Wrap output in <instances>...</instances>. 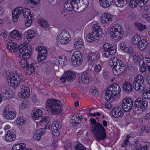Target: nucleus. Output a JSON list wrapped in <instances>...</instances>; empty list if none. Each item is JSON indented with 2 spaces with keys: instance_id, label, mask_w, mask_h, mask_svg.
<instances>
[{
  "instance_id": "09e8293b",
  "label": "nucleus",
  "mask_w": 150,
  "mask_h": 150,
  "mask_svg": "<svg viewBox=\"0 0 150 150\" xmlns=\"http://www.w3.org/2000/svg\"><path fill=\"white\" fill-rule=\"evenodd\" d=\"M142 59V56L141 55H138L137 54L134 55L133 57V61L135 62H137L139 61Z\"/></svg>"
},
{
  "instance_id": "f8f14e48",
  "label": "nucleus",
  "mask_w": 150,
  "mask_h": 150,
  "mask_svg": "<svg viewBox=\"0 0 150 150\" xmlns=\"http://www.w3.org/2000/svg\"><path fill=\"white\" fill-rule=\"evenodd\" d=\"M70 35L66 30L62 31L59 36L57 41L58 43L62 45L67 44L71 40Z\"/></svg>"
},
{
  "instance_id": "e2e57ef3",
  "label": "nucleus",
  "mask_w": 150,
  "mask_h": 150,
  "mask_svg": "<svg viewBox=\"0 0 150 150\" xmlns=\"http://www.w3.org/2000/svg\"><path fill=\"white\" fill-rule=\"evenodd\" d=\"M148 66H142L140 67V71L142 72H145L147 68H148Z\"/></svg>"
},
{
  "instance_id": "5fc2aeb1",
  "label": "nucleus",
  "mask_w": 150,
  "mask_h": 150,
  "mask_svg": "<svg viewBox=\"0 0 150 150\" xmlns=\"http://www.w3.org/2000/svg\"><path fill=\"white\" fill-rule=\"evenodd\" d=\"M137 4H138V3H137V1L136 0H131L129 3V5L132 8H134Z\"/></svg>"
},
{
  "instance_id": "ddd939ff",
  "label": "nucleus",
  "mask_w": 150,
  "mask_h": 150,
  "mask_svg": "<svg viewBox=\"0 0 150 150\" xmlns=\"http://www.w3.org/2000/svg\"><path fill=\"white\" fill-rule=\"evenodd\" d=\"M82 54L80 51L75 52L72 56L71 60L72 64L74 66H77L80 65L83 60Z\"/></svg>"
},
{
  "instance_id": "2f4dec72",
  "label": "nucleus",
  "mask_w": 150,
  "mask_h": 150,
  "mask_svg": "<svg viewBox=\"0 0 150 150\" xmlns=\"http://www.w3.org/2000/svg\"><path fill=\"white\" fill-rule=\"evenodd\" d=\"M26 146V144L24 143L16 144L13 147L11 150H24Z\"/></svg>"
},
{
  "instance_id": "39448f33",
  "label": "nucleus",
  "mask_w": 150,
  "mask_h": 150,
  "mask_svg": "<svg viewBox=\"0 0 150 150\" xmlns=\"http://www.w3.org/2000/svg\"><path fill=\"white\" fill-rule=\"evenodd\" d=\"M120 91V86L117 83H114L112 85L110 86L106 90L105 100L107 101H109L111 99L119 97Z\"/></svg>"
},
{
  "instance_id": "5701e85b",
  "label": "nucleus",
  "mask_w": 150,
  "mask_h": 150,
  "mask_svg": "<svg viewBox=\"0 0 150 150\" xmlns=\"http://www.w3.org/2000/svg\"><path fill=\"white\" fill-rule=\"evenodd\" d=\"M3 114L5 118L11 120L14 119L16 116V113L11 111H7V110L4 109L3 110Z\"/></svg>"
},
{
  "instance_id": "79ce46f5",
  "label": "nucleus",
  "mask_w": 150,
  "mask_h": 150,
  "mask_svg": "<svg viewBox=\"0 0 150 150\" xmlns=\"http://www.w3.org/2000/svg\"><path fill=\"white\" fill-rule=\"evenodd\" d=\"M29 64V62L28 60L25 59H21L20 60L19 63V65H21L22 67H23V69L25 67H26Z\"/></svg>"
},
{
  "instance_id": "7c9ffc66",
  "label": "nucleus",
  "mask_w": 150,
  "mask_h": 150,
  "mask_svg": "<svg viewBox=\"0 0 150 150\" xmlns=\"http://www.w3.org/2000/svg\"><path fill=\"white\" fill-rule=\"evenodd\" d=\"M10 36L11 37L15 38L17 40L20 39L22 37L20 33L17 30L12 31L11 32Z\"/></svg>"
},
{
  "instance_id": "9b49d317",
  "label": "nucleus",
  "mask_w": 150,
  "mask_h": 150,
  "mask_svg": "<svg viewBox=\"0 0 150 150\" xmlns=\"http://www.w3.org/2000/svg\"><path fill=\"white\" fill-rule=\"evenodd\" d=\"M148 103L146 101L140 98H138L135 100L134 102L133 108L137 110L143 111L147 108Z\"/></svg>"
},
{
  "instance_id": "cd10ccee",
  "label": "nucleus",
  "mask_w": 150,
  "mask_h": 150,
  "mask_svg": "<svg viewBox=\"0 0 150 150\" xmlns=\"http://www.w3.org/2000/svg\"><path fill=\"white\" fill-rule=\"evenodd\" d=\"M25 35L27 37L25 39H27L30 42L35 36L36 34L33 30H29L25 33Z\"/></svg>"
},
{
  "instance_id": "20e7f679",
  "label": "nucleus",
  "mask_w": 150,
  "mask_h": 150,
  "mask_svg": "<svg viewBox=\"0 0 150 150\" xmlns=\"http://www.w3.org/2000/svg\"><path fill=\"white\" fill-rule=\"evenodd\" d=\"M109 65L111 67H113V72L116 76H121L126 69L124 62L116 57L111 58Z\"/></svg>"
},
{
  "instance_id": "864d4df0",
  "label": "nucleus",
  "mask_w": 150,
  "mask_h": 150,
  "mask_svg": "<svg viewBox=\"0 0 150 150\" xmlns=\"http://www.w3.org/2000/svg\"><path fill=\"white\" fill-rule=\"evenodd\" d=\"M102 69L101 66L99 64H96L94 67V70L96 72H100Z\"/></svg>"
},
{
  "instance_id": "a19ab883",
  "label": "nucleus",
  "mask_w": 150,
  "mask_h": 150,
  "mask_svg": "<svg viewBox=\"0 0 150 150\" xmlns=\"http://www.w3.org/2000/svg\"><path fill=\"white\" fill-rule=\"evenodd\" d=\"M120 49L123 50L124 52H127L129 51V48L127 47L124 42H121L119 45Z\"/></svg>"
},
{
  "instance_id": "4d7b16f0",
  "label": "nucleus",
  "mask_w": 150,
  "mask_h": 150,
  "mask_svg": "<svg viewBox=\"0 0 150 150\" xmlns=\"http://www.w3.org/2000/svg\"><path fill=\"white\" fill-rule=\"evenodd\" d=\"M59 130L57 129H52L53 134L55 136H59L60 134Z\"/></svg>"
},
{
  "instance_id": "de8ad7c7",
  "label": "nucleus",
  "mask_w": 150,
  "mask_h": 150,
  "mask_svg": "<svg viewBox=\"0 0 150 150\" xmlns=\"http://www.w3.org/2000/svg\"><path fill=\"white\" fill-rule=\"evenodd\" d=\"M25 121L24 120L23 117H18L16 120V122L18 125H23L25 122Z\"/></svg>"
},
{
  "instance_id": "6e6552de",
  "label": "nucleus",
  "mask_w": 150,
  "mask_h": 150,
  "mask_svg": "<svg viewBox=\"0 0 150 150\" xmlns=\"http://www.w3.org/2000/svg\"><path fill=\"white\" fill-rule=\"evenodd\" d=\"M23 12V14L24 17L29 19L30 18L31 14L30 11L28 8H25L23 9L22 8L18 7L15 8L12 11V17L13 21L16 22L18 21L19 15Z\"/></svg>"
},
{
  "instance_id": "c9c22d12",
  "label": "nucleus",
  "mask_w": 150,
  "mask_h": 150,
  "mask_svg": "<svg viewBox=\"0 0 150 150\" xmlns=\"http://www.w3.org/2000/svg\"><path fill=\"white\" fill-rule=\"evenodd\" d=\"M115 4L119 7L125 6L127 3L126 0H113Z\"/></svg>"
},
{
  "instance_id": "f3484780",
  "label": "nucleus",
  "mask_w": 150,
  "mask_h": 150,
  "mask_svg": "<svg viewBox=\"0 0 150 150\" xmlns=\"http://www.w3.org/2000/svg\"><path fill=\"white\" fill-rule=\"evenodd\" d=\"M103 49L108 50L112 56L114 55L116 52V46L115 44H110L106 43L104 45Z\"/></svg>"
},
{
  "instance_id": "2eb2a0df",
  "label": "nucleus",
  "mask_w": 150,
  "mask_h": 150,
  "mask_svg": "<svg viewBox=\"0 0 150 150\" xmlns=\"http://www.w3.org/2000/svg\"><path fill=\"white\" fill-rule=\"evenodd\" d=\"M122 108L124 110L128 112L130 111L133 105V101L129 98H125L122 100Z\"/></svg>"
},
{
  "instance_id": "f704fd0d",
  "label": "nucleus",
  "mask_w": 150,
  "mask_h": 150,
  "mask_svg": "<svg viewBox=\"0 0 150 150\" xmlns=\"http://www.w3.org/2000/svg\"><path fill=\"white\" fill-rule=\"evenodd\" d=\"M135 28L139 31H142L144 29L146 28V25H143L141 23H135Z\"/></svg>"
},
{
  "instance_id": "680f3d73",
  "label": "nucleus",
  "mask_w": 150,
  "mask_h": 150,
  "mask_svg": "<svg viewBox=\"0 0 150 150\" xmlns=\"http://www.w3.org/2000/svg\"><path fill=\"white\" fill-rule=\"evenodd\" d=\"M53 61L54 62L53 63L56 65H58L59 64L58 63V57H55L53 58Z\"/></svg>"
},
{
  "instance_id": "4be33fe9",
  "label": "nucleus",
  "mask_w": 150,
  "mask_h": 150,
  "mask_svg": "<svg viewBox=\"0 0 150 150\" xmlns=\"http://www.w3.org/2000/svg\"><path fill=\"white\" fill-rule=\"evenodd\" d=\"M81 79L82 81L84 84L88 83L92 80V78L90 74L88 73L86 71H85L82 74Z\"/></svg>"
},
{
  "instance_id": "58836bf2",
  "label": "nucleus",
  "mask_w": 150,
  "mask_h": 150,
  "mask_svg": "<svg viewBox=\"0 0 150 150\" xmlns=\"http://www.w3.org/2000/svg\"><path fill=\"white\" fill-rule=\"evenodd\" d=\"M141 40V37L140 35H136L132 38V42L134 45H137L138 43H139Z\"/></svg>"
},
{
  "instance_id": "8fccbe9b",
  "label": "nucleus",
  "mask_w": 150,
  "mask_h": 150,
  "mask_svg": "<svg viewBox=\"0 0 150 150\" xmlns=\"http://www.w3.org/2000/svg\"><path fill=\"white\" fill-rule=\"evenodd\" d=\"M52 5H54L60 4L62 0H48Z\"/></svg>"
},
{
  "instance_id": "6ab92c4d",
  "label": "nucleus",
  "mask_w": 150,
  "mask_h": 150,
  "mask_svg": "<svg viewBox=\"0 0 150 150\" xmlns=\"http://www.w3.org/2000/svg\"><path fill=\"white\" fill-rule=\"evenodd\" d=\"M123 89L126 93H129L132 92L133 88L132 84L129 81H125L123 83Z\"/></svg>"
},
{
  "instance_id": "473e14b6",
  "label": "nucleus",
  "mask_w": 150,
  "mask_h": 150,
  "mask_svg": "<svg viewBox=\"0 0 150 150\" xmlns=\"http://www.w3.org/2000/svg\"><path fill=\"white\" fill-rule=\"evenodd\" d=\"M42 115V111L39 109H37L35 112H34L33 114V117L34 119L35 120L39 119L41 117Z\"/></svg>"
},
{
  "instance_id": "412c9836",
  "label": "nucleus",
  "mask_w": 150,
  "mask_h": 150,
  "mask_svg": "<svg viewBox=\"0 0 150 150\" xmlns=\"http://www.w3.org/2000/svg\"><path fill=\"white\" fill-rule=\"evenodd\" d=\"M45 129H40L36 130L34 133L33 139L36 141H38L40 139L41 137L45 134Z\"/></svg>"
},
{
  "instance_id": "774afa93",
  "label": "nucleus",
  "mask_w": 150,
  "mask_h": 150,
  "mask_svg": "<svg viewBox=\"0 0 150 150\" xmlns=\"http://www.w3.org/2000/svg\"><path fill=\"white\" fill-rule=\"evenodd\" d=\"M28 106V105L26 104V103H21L20 108L22 109H25V108H27Z\"/></svg>"
},
{
  "instance_id": "bf43d9fd",
  "label": "nucleus",
  "mask_w": 150,
  "mask_h": 150,
  "mask_svg": "<svg viewBox=\"0 0 150 150\" xmlns=\"http://www.w3.org/2000/svg\"><path fill=\"white\" fill-rule=\"evenodd\" d=\"M143 147L140 144H138L135 146L133 150H141Z\"/></svg>"
},
{
  "instance_id": "37998d69",
  "label": "nucleus",
  "mask_w": 150,
  "mask_h": 150,
  "mask_svg": "<svg viewBox=\"0 0 150 150\" xmlns=\"http://www.w3.org/2000/svg\"><path fill=\"white\" fill-rule=\"evenodd\" d=\"M2 95L4 100L8 99L10 96L9 91L8 90L4 89L2 90Z\"/></svg>"
},
{
  "instance_id": "c756f323",
  "label": "nucleus",
  "mask_w": 150,
  "mask_h": 150,
  "mask_svg": "<svg viewBox=\"0 0 150 150\" xmlns=\"http://www.w3.org/2000/svg\"><path fill=\"white\" fill-rule=\"evenodd\" d=\"M24 71H25L27 73L30 74L32 73H33L35 72V67L32 64H29L26 67L24 68Z\"/></svg>"
},
{
  "instance_id": "f257e3e1",
  "label": "nucleus",
  "mask_w": 150,
  "mask_h": 150,
  "mask_svg": "<svg viewBox=\"0 0 150 150\" xmlns=\"http://www.w3.org/2000/svg\"><path fill=\"white\" fill-rule=\"evenodd\" d=\"M16 45L13 41L9 40L7 44V49L12 52H15L18 50V54L20 57L26 59L30 57V55L32 51L31 45L29 44H26L23 46H20Z\"/></svg>"
},
{
  "instance_id": "052dcab7",
  "label": "nucleus",
  "mask_w": 150,
  "mask_h": 150,
  "mask_svg": "<svg viewBox=\"0 0 150 150\" xmlns=\"http://www.w3.org/2000/svg\"><path fill=\"white\" fill-rule=\"evenodd\" d=\"M2 36H3V37L4 38H6L7 36L6 33L3 30H1L0 31V37Z\"/></svg>"
},
{
  "instance_id": "ea45409f",
  "label": "nucleus",
  "mask_w": 150,
  "mask_h": 150,
  "mask_svg": "<svg viewBox=\"0 0 150 150\" xmlns=\"http://www.w3.org/2000/svg\"><path fill=\"white\" fill-rule=\"evenodd\" d=\"M58 63L61 65H66L67 64V59L66 57L62 56L58 57Z\"/></svg>"
},
{
  "instance_id": "393cba45",
  "label": "nucleus",
  "mask_w": 150,
  "mask_h": 150,
  "mask_svg": "<svg viewBox=\"0 0 150 150\" xmlns=\"http://www.w3.org/2000/svg\"><path fill=\"white\" fill-rule=\"evenodd\" d=\"M47 50L45 48V49H42L41 51L39 52L37 59L39 62H41L45 60L47 57Z\"/></svg>"
},
{
  "instance_id": "423d86ee",
  "label": "nucleus",
  "mask_w": 150,
  "mask_h": 150,
  "mask_svg": "<svg viewBox=\"0 0 150 150\" xmlns=\"http://www.w3.org/2000/svg\"><path fill=\"white\" fill-rule=\"evenodd\" d=\"M110 34L111 38L115 40H119L123 37L124 32L121 26L119 24H115L111 27Z\"/></svg>"
},
{
  "instance_id": "b1692460",
  "label": "nucleus",
  "mask_w": 150,
  "mask_h": 150,
  "mask_svg": "<svg viewBox=\"0 0 150 150\" xmlns=\"http://www.w3.org/2000/svg\"><path fill=\"white\" fill-rule=\"evenodd\" d=\"M111 113L112 116L115 118H117L123 115V113H122L121 108L118 107L114 108L112 111Z\"/></svg>"
},
{
  "instance_id": "13d9d810",
  "label": "nucleus",
  "mask_w": 150,
  "mask_h": 150,
  "mask_svg": "<svg viewBox=\"0 0 150 150\" xmlns=\"http://www.w3.org/2000/svg\"><path fill=\"white\" fill-rule=\"evenodd\" d=\"M149 15V13L148 12L145 13H144L143 16H144V18H145L147 21L150 22V16Z\"/></svg>"
},
{
  "instance_id": "338daca9",
  "label": "nucleus",
  "mask_w": 150,
  "mask_h": 150,
  "mask_svg": "<svg viewBox=\"0 0 150 150\" xmlns=\"http://www.w3.org/2000/svg\"><path fill=\"white\" fill-rule=\"evenodd\" d=\"M60 12L61 15L63 17L65 16L67 14V11L64 9L62 10Z\"/></svg>"
},
{
  "instance_id": "f03ea898",
  "label": "nucleus",
  "mask_w": 150,
  "mask_h": 150,
  "mask_svg": "<svg viewBox=\"0 0 150 150\" xmlns=\"http://www.w3.org/2000/svg\"><path fill=\"white\" fill-rule=\"evenodd\" d=\"M62 105L59 100L50 98L47 99L46 102V107L47 110L50 111L52 114L57 115L62 111Z\"/></svg>"
},
{
  "instance_id": "c85d7f7f",
  "label": "nucleus",
  "mask_w": 150,
  "mask_h": 150,
  "mask_svg": "<svg viewBox=\"0 0 150 150\" xmlns=\"http://www.w3.org/2000/svg\"><path fill=\"white\" fill-rule=\"evenodd\" d=\"M147 45L146 41L144 39H142L137 45V48L140 50L142 51L144 50Z\"/></svg>"
},
{
  "instance_id": "a18cd8bd",
  "label": "nucleus",
  "mask_w": 150,
  "mask_h": 150,
  "mask_svg": "<svg viewBox=\"0 0 150 150\" xmlns=\"http://www.w3.org/2000/svg\"><path fill=\"white\" fill-rule=\"evenodd\" d=\"M91 93L92 95L93 96H96L98 95L99 93L96 89V88L93 86H92L91 88Z\"/></svg>"
},
{
  "instance_id": "0eeeda50",
  "label": "nucleus",
  "mask_w": 150,
  "mask_h": 150,
  "mask_svg": "<svg viewBox=\"0 0 150 150\" xmlns=\"http://www.w3.org/2000/svg\"><path fill=\"white\" fill-rule=\"evenodd\" d=\"M93 30L91 33H89L86 37V39L88 42H92L95 39V37L99 38L101 37L103 34L102 29L97 24H93L92 25Z\"/></svg>"
},
{
  "instance_id": "bb28decb",
  "label": "nucleus",
  "mask_w": 150,
  "mask_h": 150,
  "mask_svg": "<svg viewBox=\"0 0 150 150\" xmlns=\"http://www.w3.org/2000/svg\"><path fill=\"white\" fill-rule=\"evenodd\" d=\"M101 6L105 8L110 6L112 4L113 0H99Z\"/></svg>"
},
{
  "instance_id": "0e129e2a",
  "label": "nucleus",
  "mask_w": 150,
  "mask_h": 150,
  "mask_svg": "<svg viewBox=\"0 0 150 150\" xmlns=\"http://www.w3.org/2000/svg\"><path fill=\"white\" fill-rule=\"evenodd\" d=\"M129 141H127V139H125L124 140V142L121 144V147H125L128 144Z\"/></svg>"
},
{
  "instance_id": "6e6d98bb",
  "label": "nucleus",
  "mask_w": 150,
  "mask_h": 150,
  "mask_svg": "<svg viewBox=\"0 0 150 150\" xmlns=\"http://www.w3.org/2000/svg\"><path fill=\"white\" fill-rule=\"evenodd\" d=\"M28 19V20H27V21L25 23V26L28 27L30 26L32 23V20L33 19L32 15H30V18Z\"/></svg>"
},
{
  "instance_id": "72a5a7b5",
  "label": "nucleus",
  "mask_w": 150,
  "mask_h": 150,
  "mask_svg": "<svg viewBox=\"0 0 150 150\" xmlns=\"http://www.w3.org/2000/svg\"><path fill=\"white\" fill-rule=\"evenodd\" d=\"M62 123L61 122L58 121H55L51 125V129H59L62 127Z\"/></svg>"
},
{
  "instance_id": "7ed1b4c3",
  "label": "nucleus",
  "mask_w": 150,
  "mask_h": 150,
  "mask_svg": "<svg viewBox=\"0 0 150 150\" xmlns=\"http://www.w3.org/2000/svg\"><path fill=\"white\" fill-rule=\"evenodd\" d=\"M92 124L94 125L93 129L91 131L94 133L95 139L98 142L103 140L106 137L105 130L102 124L99 122H96L94 118L91 120Z\"/></svg>"
},
{
  "instance_id": "9d476101",
  "label": "nucleus",
  "mask_w": 150,
  "mask_h": 150,
  "mask_svg": "<svg viewBox=\"0 0 150 150\" xmlns=\"http://www.w3.org/2000/svg\"><path fill=\"white\" fill-rule=\"evenodd\" d=\"M23 76L20 74H15L13 75L8 76L7 79L10 81V85L12 87H16L23 81Z\"/></svg>"
},
{
  "instance_id": "a211bd4d",
  "label": "nucleus",
  "mask_w": 150,
  "mask_h": 150,
  "mask_svg": "<svg viewBox=\"0 0 150 150\" xmlns=\"http://www.w3.org/2000/svg\"><path fill=\"white\" fill-rule=\"evenodd\" d=\"M5 139L8 142H11L16 138L15 131L13 129L8 130L5 135Z\"/></svg>"
},
{
  "instance_id": "e433bc0d",
  "label": "nucleus",
  "mask_w": 150,
  "mask_h": 150,
  "mask_svg": "<svg viewBox=\"0 0 150 150\" xmlns=\"http://www.w3.org/2000/svg\"><path fill=\"white\" fill-rule=\"evenodd\" d=\"M70 122L74 126H76L80 122L79 119L78 118L77 115H76V117L73 116Z\"/></svg>"
},
{
  "instance_id": "aec40b11",
  "label": "nucleus",
  "mask_w": 150,
  "mask_h": 150,
  "mask_svg": "<svg viewBox=\"0 0 150 150\" xmlns=\"http://www.w3.org/2000/svg\"><path fill=\"white\" fill-rule=\"evenodd\" d=\"M113 19V17L111 14L108 13L102 14L101 17V21L102 23H107L111 21Z\"/></svg>"
},
{
  "instance_id": "69168bd1",
  "label": "nucleus",
  "mask_w": 150,
  "mask_h": 150,
  "mask_svg": "<svg viewBox=\"0 0 150 150\" xmlns=\"http://www.w3.org/2000/svg\"><path fill=\"white\" fill-rule=\"evenodd\" d=\"M27 1L29 4L31 3L36 6L38 4V2L35 0H27Z\"/></svg>"
},
{
  "instance_id": "3c124183",
  "label": "nucleus",
  "mask_w": 150,
  "mask_h": 150,
  "mask_svg": "<svg viewBox=\"0 0 150 150\" xmlns=\"http://www.w3.org/2000/svg\"><path fill=\"white\" fill-rule=\"evenodd\" d=\"M72 7L74 8V9H78L79 8L78 4H79V2L78 1L76 2V1H75V0H73L72 1Z\"/></svg>"
},
{
  "instance_id": "49530a36",
  "label": "nucleus",
  "mask_w": 150,
  "mask_h": 150,
  "mask_svg": "<svg viewBox=\"0 0 150 150\" xmlns=\"http://www.w3.org/2000/svg\"><path fill=\"white\" fill-rule=\"evenodd\" d=\"M142 91H143V95L144 96H146L145 97L146 98H150V87L149 89L146 90L144 89Z\"/></svg>"
},
{
  "instance_id": "dca6fc26",
  "label": "nucleus",
  "mask_w": 150,
  "mask_h": 150,
  "mask_svg": "<svg viewBox=\"0 0 150 150\" xmlns=\"http://www.w3.org/2000/svg\"><path fill=\"white\" fill-rule=\"evenodd\" d=\"M21 91L18 93V96L20 98L23 99L27 98L29 96L30 90L26 86H22L21 88Z\"/></svg>"
},
{
  "instance_id": "a878e982",
  "label": "nucleus",
  "mask_w": 150,
  "mask_h": 150,
  "mask_svg": "<svg viewBox=\"0 0 150 150\" xmlns=\"http://www.w3.org/2000/svg\"><path fill=\"white\" fill-rule=\"evenodd\" d=\"M98 57V55L96 53L91 52L88 55L87 59L89 62H91V64H93L97 59Z\"/></svg>"
},
{
  "instance_id": "4c0bfd02",
  "label": "nucleus",
  "mask_w": 150,
  "mask_h": 150,
  "mask_svg": "<svg viewBox=\"0 0 150 150\" xmlns=\"http://www.w3.org/2000/svg\"><path fill=\"white\" fill-rule=\"evenodd\" d=\"M83 42L81 39H79L78 40L75 42L74 46L75 48L79 49V48L81 47L83 45Z\"/></svg>"
},
{
  "instance_id": "c03bdc74",
  "label": "nucleus",
  "mask_w": 150,
  "mask_h": 150,
  "mask_svg": "<svg viewBox=\"0 0 150 150\" xmlns=\"http://www.w3.org/2000/svg\"><path fill=\"white\" fill-rule=\"evenodd\" d=\"M75 149L76 150H86V147L79 142H78L76 144L75 146Z\"/></svg>"
},
{
  "instance_id": "603ef678",
  "label": "nucleus",
  "mask_w": 150,
  "mask_h": 150,
  "mask_svg": "<svg viewBox=\"0 0 150 150\" xmlns=\"http://www.w3.org/2000/svg\"><path fill=\"white\" fill-rule=\"evenodd\" d=\"M39 23L40 26L43 28L47 27L48 26L47 22L45 20H42L40 21Z\"/></svg>"
},
{
  "instance_id": "4468645a",
  "label": "nucleus",
  "mask_w": 150,
  "mask_h": 150,
  "mask_svg": "<svg viewBox=\"0 0 150 150\" xmlns=\"http://www.w3.org/2000/svg\"><path fill=\"white\" fill-rule=\"evenodd\" d=\"M76 75L75 73L71 71H65L60 79L62 83H65L66 81H72L75 79Z\"/></svg>"
},
{
  "instance_id": "1a4fd4ad",
  "label": "nucleus",
  "mask_w": 150,
  "mask_h": 150,
  "mask_svg": "<svg viewBox=\"0 0 150 150\" xmlns=\"http://www.w3.org/2000/svg\"><path fill=\"white\" fill-rule=\"evenodd\" d=\"M144 78L142 75L138 74L134 79L133 84L134 88L140 92H141L145 89L146 86L144 83Z\"/></svg>"
}]
</instances>
